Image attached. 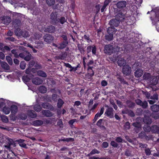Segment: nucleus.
I'll return each mask as SVG.
<instances>
[{"label": "nucleus", "instance_id": "1", "mask_svg": "<svg viewBox=\"0 0 159 159\" xmlns=\"http://www.w3.org/2000/svg\"><path fill=\"white\" fill-rule=\"evenodd\" d=\"M120 50V48L117 46L113 47L111 45H106L104 48V51L105 53L111 55L113 53L117 54Z\"/></svg>", "mask_w": 159, "mask_h": 159}, {"label": "nucleus", "instance_id": "2", "mask_svg": "<svg viewBox=\"0 0 159 159\" xmlns=\"http://www.w3.org/2000/svg\"><path fill=\"white\" fill-rule=\"evenodd\" d=\"M116 30L115 28L111 27H109L107 30V32L108 34H107L105 36L106 39L111 41L112 40L113 38V34L116 32Z\"/></svg>", "mask_w": 159, "mask_h": 159}, {"label": "nucleus", "instance_id": "3", "mask_svg": "<svg viewBox=\"0 0 159 159\" xmlns=\"http://www.w3.org/2000/svg\"><path fill=\"white\" fill-rule=\"evenodd\" d=\"M7 143L5 145V147L9 151H11L12 148L16 147V143L11 139L7 138Z\"/></svg>", "mask_w": 159, "mask_h": 159}, {"label": "nucleus", "instance_id": "4", "mask_svg": "<svg viewBox=\"0 0 159 159\" xmlns=\"http://www.w3.org/2000/svg\"><path fill=\"white\" fill-rule=\"evenodd\" d=\"M151 14L152 16L151 17V18H152V19L154 18H157L158 17L159 15V10L158 9H155L154 10H152L151 12ZM150 13V12L148 11L147 14H148Z\"/></svg>", "mask_w": 159, "mask_h": 159}, {"label": "nucleus", "instance_id": "5", "mask_svg": "<svg viewBox=\"0 0 159 159\" xmlns=\"http://www.w3.org/2000/svg\"><path fill=\"white\" fill-rule=\"evenodd\" d=\"M111 26L110 27L114 28V26L117 27L118 26L120 23L119 20L116 19H113L111 20L109 23Z\"/></svg>", "mask_w": 159, "mask_h": 159}, {"label": "nucleus", "instance_id": "6", "mask_svg": "<svg viewBox=\"0 0 159 159\" xmlns=\"http://www.w3.org/2000/svg\"><path fill=\"white\" fill-rule=\"evenodd\" d=\"M131 68L128 65L125 66L122 70L124 74L126 75H129L131 72Z\"/></svg>", "mask_w": 159, "mask_h": 159}, {"label": "nucleus", "instance_id": "7", "mask_svg": "<svg viewBox=\"0 0 159 159\" xmlns=\"http://www.w3.org/2000/svg\"><path fill=\"white\" fill-rule=\"evenodd\" d=\"M113 109L112 108H109L106 111L105 114L110 118H112L113 116Z\"/></svg>", "mask_w": 159, "mask_h": 159}, {"label": "nucleus", "instance_id": "8", "mask_svg": "<svg viewBox=\"0 0 159 159\" xmlns=\"http://www.w3.org/2000/svg\"><path fill=\"white\" fill-rule=\"evenodd\" d=\"M44 40L47 43L52 42L53 40V37L51 35L47 34L44 37Z\"/></svg>", "mask_w": 159, "mask_h": 159}, {"label": "nucleus", "instance_id": "9", "mask_svg": "<svg viewBox=\"0 0 159 159\" xmlns=\"http://www.w3.org/2000/svg\"><path fill=\"white\" fill-rule=\"evenodd\" d=\"M126 2L125 1H121L118 2L116 6L119 8H123L126 7Z\"/></svg>", "mask_w": 159, "mask_h": 159}, {"label": "nucleus", "instance_id": "10", "mask_svg": "<svg viewBox=\"0 0 159 159\" xmlns=\"http://www.w3.org/2000/svg\"><path fill=\"white\" fill-rule=\"evenodd\" d=\"M32 81L33 84L36 85H39L43 82V80L38 77L33 79Z\"/></svg>", "mask_w": 159, "mask_h": 159}, {"label": "nucleus", "instance_id": "11", "mask_svg": "<svg viewBox=\"0 0 159 159\" xmlns=\"http://www.w3.org/2000/svg\"><path fill=\"white\" fill-rule=\"evenodd\" d=\"M158 79H159V77L158 76L152 77L151 78V83L154 85H156L157 83Z\"/></svg>", "mask_w": 159, "mask_h": 159}, {"label": "nucleus", "instance_id": "12", "mask_svg": "<svg viewBox=\"0 0 159 159\" xmlns=\"http://www.w3.org/2000/svg\"><path fill=\"white\" fill-rule=\"evenodd\" d=\"M10 109L11 113L12 115H15L17 112V107L15 105H12Z\"/></svg>", "mask_w": 159, "mask_h": 159}, {"label": "nucleus", "instance_id": "13", "mask_svg": "<svg viewBox=\"0 0 159 159\" xmlns=\"http://www.w3.org/2000/svg\"><path fill=\"white\" fill-rule=\"evenodd\" d=\"M143 74V70L140 69H137L134 73L135 75L137 77H139L141 76Z\"/></svg>", "mask_w": 159, "mask_h": 159}, {"label": "nucleus", "instance_id": "14", "mask_svg": "<svg viewBox=\"0 0 159 159\" xmlns=\"http://www.w3.org/2000/svg\"><path fill=\"white\" fill-rule=\"evenodd\" d=\"M41 35L35 34H34L33 36H32L30 38V40L32 41H35L36 40L39 39L41 37Z\"/></svg>", "mask_w": 159, "mask_h": 159}, {"label": "nucleus", "instance_id": "15", "mask_svg": "<svg viewBox=\"0 0 159 159\" xmlns=\"http://www.w3.org/2000/svg\"><path fill=\"white\" fill-rule=\"evenodd\" d=\"M16 141L18 143L20 146L21 147L24 148H26V144L24 143L25 140L22 139H18Z\"/></svg>", "mask_w": 159, "mask_h": 159}, {"label": "nucleus", "instance_id": "16", "mask_svg": "<svg viewBox=\"0 0 159 159\" xmlns=\"http://www.w3.org/2000/svg\"><path fill=\"white\" fill-rule=\"evenodd\" d=\"M68 44V42L67 41H65L59 44L58 48L59 49H62L66 47Z\"/></svg>", "mask_w": 159, "mask_h": 159}, {"label": "nucleus", "instance_id": "17", "mask_svg": "<svg viewBox=\"0 0 159 159\" xmlns=\"http://www.w3.org/2000/svg\"><path fill=\"white\" fill-rule=\"evenodd\" d=\"M2 110L5 114L7 115L11 111V109L9 107L5 106L3 108Z\"/></svg>", "mask_w": 159, "mask_h": 159}, {"label": "nucleus", "instance_id": "18", "mask_svg": "<svg viewBox=\"0 0 159 159\" xmlns=\"http://www.w3.org/2000/svg\"><path fill=\"white\" fill-rule=\"evenodd\" d=\"M42 113L44 116L48 117L51 116L52 115V114L49 111H42Z\"/></svg>", "mask_w": 159, "mask_h": 159}, {"label": "nucleus", "instance_id": "19", "mask_svg": "<svg viewBox=\"0 0 159 159\" xmlns=\"http://www.w3.org/2000/svg\"><path fill=\"white\" fill-rule=\"evenodd\" d=\"M55 28L52 26H49L47 28L45 29L44 31L46 32H48L50 33L54 32L55 30Z\"/></svg>", "mask_w": 159, "mask_h": 159}, {"label": "nucleus", "instance_id": "20", "mask_svg": "<svg viewBox=\"0 0 159 159\" xmlns=\"http://www.w3.org/2000/svg\"><path fill=\"white\" fill-rule=\"evenodd\" d=\"M117 63L119 66H121L125 64L126 61L123 59L120 58L118 61Z\"/></svg>", "mask_w": 159, "mask_h": 159}, {"label": "nucleus", "instance_id": "21", "mask_svg": "<svg viewBox=\"0 0 159 159\" xmlns=\"http://www.w3.org/2000/svg\"><path fill=\"white\" fill-rule=\"evenodd\" d=\"M11 19L9 17H5L3 20V22L6 25H8L11 21Z\"/></svg>", "mask_w": 159, "mask_h": 159}, {"label": "nucleus", "instance_id": "22", "mask_svg": "<svg viewBox=\"0 0 159 159\" xmlns=\"http://www.w3.org/2000/svg\"><path fill=\"white\" fill-rule=\"evenodd\" d=\"M152 111L154 112H157L159 111V106L157 105H154L151 107Z\"/></svg>", "mask_w": 159, "mask_h": 159}, {"label": "nucleus", "instance_id": "23", "mask_svg": "<svg viewBox=\"0 0 159 159\" xmlns=\"http://www.w3.org/2000/svg\"><path fill=\"white\" fill-rule=\"evenodd\" d=\"M28 114L32 118H34L37 116L36 114L33 110L29 111L28 112Z\"/></svg>", "mask_w": 159, "mask_h": 159}, {"label": "nucleus", "instance_id": "24", "mask_svg": "<svg viewBox=\"0 0 159 159\" xmlns=\"http://www.w3.org/2000/svg\"><path fill=\"white\" fill-rule=\"evenodd\" d=\"M43 122L40 120H36L33 122V125L35 126H39L42 125Z\"/></svg>", "mask_w": 159, "mask_h": 159}, {"label": "nucleus", "instance_id": "25", "mask_svg": "<svg viewBox=\"0 0 159 159\" xmlns=\"http://www.w3.org/2000/svg\"><path fill=\"white\" fill-rule=\"evenodd\" d=\"M151 130L154 133H159V128L156 125H154L152 127Z\"/></svg>", "mask_w": 159, "mask_h": 159}, {"label": "nucleus", "instance_id": "26", "mask_svg": "<svg viewBox=\"0 0 159 159\" xmlns=\"http://www.w3.org/2000/svg\"><path fill=\"white\" fill-rule=\"evenodd\" d=\"M100 153L99 151L96 149H94L91 152L87 155V156L90 157L92 155L95 154H98Z\"/></svg>", "mask_w": 159, "mask_h": 159}, {"label": "nucleus", "instance_id": "27", "mask_svg": "<svg viewBox=\"0 0 159 159\" xmlns=\"http://www.w3.org/2000/svg\"><path fill=\"white\" fill-rule=\"evenodd\" d=\"M47 4L49 6L53 5L55 3V0H46Z\"/></svg>", "mask_w": 159, "mask_h": 159}, {"label": "nucleus", "instance_id": "28", "mask_svg": "<svg viewBox=\"0 0 159 159\" xmlns=\"http://www.w3.org/2000/svg\"><path fill=\"white\" fill-rule=\"evenodd\" d=\"M38 75L44 77L47 76V75L42 70H39L37 72Z\"/></svg>", "mask_w": 159, "mask_h": 159}, {"label": "nucleus", "instance_id": "29", "mask_svg": "<svg viewBox=\"0 0 159 159\" xmlns=\"http://www.w3.org/2000/svg\"><path fill=\"white\" fill-rule=\"evenodd\" d=\"M15 32L17 36H21V35H22V31L19 28H18L15 31Z\"/></svg>", "mask_w": 159, "mask_h": 159}, {"label": "nucleus", "instance_id": "30", "mask_svg": "<svg viewBox=\"0 0 159 159\" xmlns=\"http://www.w3.org/2000/svg\"><path fill=\"white\" fill-rule=\"evenodd\" d=\"M31 54L28 52H27L26 55L25 56L24 59L26 61H29L31 59Z\"/></svg>", "mask_w": 159, "mask_h": 159}, {"label": "nucleus", "instance_id": "31", "mask_svg": "<svg viewBox=\"0 0 159 159\" xmlns=\"http://www.w3.org/2000/svg\"><path fill=\"white\" fill-rule=\"evenodd\" d=\"M1 66L2 68L5 70H7L9 69V66L8 65L6 62H2L1 63Z\"/></svg>", "mask_w": 159, "mask_h": 159}, {"label": "nucleus", "instance_id": "32", "mask_svg": "<svg viewBox=\"0 0 159 159\" xmlns=\"http://www.w3.org/2000/svg\"><path fill=\"white\" fill-rule=\"evenodd\" d=\"M1 118L3 122L4 123H7L8 122V119L7 116L3 115L1 116Z\"/></svg>", "mask_w": 159, "mask_h": 159}, {"label": "nucleus", "instance_id": "33", "mask_svg": "<svg viewBox=\"0 0 159 159\" xmlns=\"http://www.w3.org/2000/svg\"><path fill=\"white\" fill-rule=\"evenodd\" d=\"M104 108V107H102L100 111V112H98L95 115L98 118L100 117L103 113Z\"/></svg>", "mask_w": 159, "mask_h": 159}, {"label": "nucleus", "instance_id": "34", "mask_svg": "<svg viewBox=\"0 0 159 159\" xmlns=\"http://www.w3.org/2000/svg\"><path fill=\"white\" fill-rule=\"evenodd\" d=\"M143 122L147 124H150L152 122V120L151 119L149 118L145 117L143 120Z\"/></svg>", "mask_w": 159, "mask_h": 159}, {"label": "nucleus", "instance_id": "35", "mask_svg": "<svg viewBox=\"0 0 159 159\" xmlns=\"http://www.w3.org/2000/svg\"><path fill=\"white\" fill-rule=\"evenodd\" d=\"M39 90L41 93H44L46 92L47 89L44 86H41L39 87Z\"/></svg>", "mask_w": 159, "mask_h": 159}, {"label": "nucleus", "instance_id": "36", "mask_svg": "<svg viewBox=\"0 0 159 159\" xmlns=\"http://www.w3.org/2000/svg\"><path fill=\"white\" fill-rule=\"evenodd\" d=\"M143 78L145 80H148L150 79L151 80L150 74L149 73H145L143 75Z\"/></svg>", "mask_w": 159, "mask_h": 159}, {"label": "nucleus", "instance_id": "37", "mask_svg": "<svg viewBox=\"0 0 159 159\" xmlns=\"http://www.w3.org/2000/svg\"><path fill=\"white\" fill-rule=\"evenodd\" d=\"M143 129L145 131L148 132L151 130V128L148 125H146L143 127Z\"/></svg>", "mask_w": 159, "mask_h": 159}, {"label": "nucleus", "instance_id": "38", "mask_svg": "<svg viewBox=\"0 0 159 159\" xmlns=\"http://www.w3.org/2000/svg\"><path fill=\"white\" fill-rule=\"evenodd\" d=\"M21 36L25 38L29 36V32L26 31H22V35H21Z\"/></svg>", "mask_w": 159, "mask_h": 159}, {"label": "nucleus", "instance_id": "39", "mask_svg": "<svg viewBox=\"0 0 159 159\" xmlns=\"http://www.w3.org/2000/svg\"><path fill=\"white\" fill-rule=\"evenodd\" d=\"M63 102L61 99L58 100L57 102V106L58 107L60 108L63 104Z\"/></svg>", "mask_w": 159, "mask_h": 159}, {"label": "nucleus", "instance_id": "40", "mask_svg": "<svg viewBox=\"0 0 159 159\" xmlns=\"http://www.w3.org/2000/svg\"><path fill=\"white\" fill-rule=\"evenodd\" d=\"M34 109L36 111L38 112L41 111V108L39 105H36L34 107Z\"/></svg>", "mask_w": 159, "mask_h": 159}, {"label": "nucleus", "instance_id": "41", "mask_svg": "<svg viewBox=\"0 0 159 159\" xmlns=\"http://www.w3.org/2000/svg\"><path fill=\"white\" fill-rule=\"evenodd\" d=\"M11 53L14 55L15 57H18L19 52L17 50H13L11 51Z\"/></svg>", "mask_w": 159, "mask_h": 159}, {"label": "nucleus", "instance_id": "42", "mask_svg": "<svg viewBox=\"0 0 159 159\" xmlns=\"http://www.w3.org/2000/svg\"><path fill=\"white\" fill-rule=\"evenodd\" d=\"M73 139L71 138H64L63 139H61L59 141H73Z\"/></svg>", "mask_w": 159, "mask_h": 159}, {"label": "nucleus", "instance_id": "43", "mask_svg": "<svg viewBox=\"0 0 159 159\" xmlns=\"http://www.w3.org/2000/svg\"><path fill=\"white\" fill-rule=\"evenodd\" d=\"M22 79L23 81L25 82H28L30 80V78L28 76H23L22 78Z\"/></svg>", "mask_w": 159, "mask_h": 159}, {"label": "nucleus", "instance_id": "44", "mask_svg": "<svg viewBox=\"0 0 159 159\" xmlns=\"http://www.w3.org/2000/svg\"><path fill=\"white\" fill-rule=\"evenodd\" d=\"M6 59L8 63L10 64H11L12 62V61L11 57L9 56H7L6 57Z\"/></svg>", "mask_w": 159, "mask_h": 159}, {"label": "nucleus", "instance_id": "45", "mask_svg": "<svg viewBox=\"0 0 159 159\" xmlns=\"http://www.w3.org/2000/svg\"><path fill=\"white\" fill-rule=\"evenodd\" d=\"M133 125L136 128H138V129H140L141 127V124L139 123H133Z\"/></svg>", "mask_w": 159, "mask_h": 159}, {"label": "nucleus", "instance_id": "46", "mask_svg": "<svg viewBox=\"0 0 159 159\" xmlns=\"http://www.w3.org/2000/svg\"><path fill=\"white\" fill-rule=\"evenodd\" d=\"M26 66V63L24 61H22L20 63V67L21 69H25Z\"/></svg>", "mask_w": 159, "mask_h": 159}, {"label": "nucleus", "instance_id": "47", "mask_svg": "<svg viewBox=\"0 0 159 159\" xmlns=\"http://www.w3.org/2000/svg\"><path fill=\"white\" fill-rule=\"evenodd\" d=\"M150 98L154 100H157L158 99L157 94V93H155L154 94L153 96H151L150 97Z\"/></svg>", "mask_w": 159, "mask_h": 159}, {"label": "nucleus", "instance_id": "48", "mask_svg": "<svg viewBox=\"0 0 159 159\" xmlns=\"http://www.w3.org/2000/svg\"><path fill=\"white\" fill-rule=\"evenodd\" d=\"M25 46L29 47L32 49L33 52L34 53H36L37 52V51L35 50L31 45L29 44H28L25 43Z\"/></svg>", "mask_w": 159, "mask_h": 159}, {"label": "nucleus", "instance_id": "49", "mask_svg": "<svg viewBox=\"0 0 159 159\" xmlns=\"http://www.w3.org/2000/svg\"><path fill=\"white\" fill-rule=\"evenodd\" d=\"M42 107L44 108H51L50 107H49V104L47 103H43L42 104Z\"/></svg>", "mask_w": 159, "mask_h": 159}, {"label": "nucleus", "instance_id": "50", "mask_svg": "<svg viewBox=\"0 0 159 159\" xmlns=\"http://www.w3.org/2000/svg\"><path fill=\"white\" fill-rule=\"evenodd\" d=\"M27 52V51L24 52L23 53H19V56L21 58H24L25 56L26 55Z\"/></svg>", "mask_w": 159, "mask_h": 159}, {"label": "nucleus", "instance_id": "51", "mask_svg": "<svg viewBox=\"0 0 159 159\" xmlns=\"http://www.w3.org/2000/svg\"><path fill=\"white\" fill-rule=\"evenodd\" d=\"M141 106H142L143 108H146L148 106V103L146 101H144L143 102H142V103Z\"/></svg>", "mask_w": 159, "mask_h": 159}, {"label": "nucleus", "instance_id": "52", "mask_svg": "<svg viewBox=\"0 0 159 159\" xmlns=\"http://www.w3.org/2000/svg\"><path fill=\"white\" fill-rule=\"evenodd\" d=\"M111 145L115 147H117L118 146V144L114 141H112L111 143Z\"/></svg>", "mask_w": 159, "mask_h": 159}, {"label": "nucleus", "instance_id": "53", "mask_svg": "<svg viewBox=\"0 0 159 159\" xmlns=\"http://www.w3.org/2000/svg\"><path fill=\"white\" fill-rule=\"evenodd\" d=\"M145 152L147 155H150L151 152L150 150L148 148H146L145 150Z\"/></svg>", "mask_w": 159, "mask_h": 159}, {"label": "nucleus", "instance_id": "54", "mask_svg": "<svg viewBox=\"0 0 159 159\" xmlns=\"http://www.w3.org/2000/svg\"><path fill=\"white\" fill-rule=\"evenodd\" d=\"M125 128L126 129H129L130 128V124L129 122H127L125 125Z\"/></svg>", "mask_w": 159, "mask_h": 159}, {"label": "nucleus", "instance_id": "55", "mask_svg": "<svg viewBox=\"0 0 159 159\" xmlns=\"http://www.w3.org/2000/svg\"><path fill=\"white\" fill-rule=\"evenodd\" d=\"M92 51L93 54L96 55V48L95 46H93Z\"/></svg>", "mask_w": 159, "mask_h": 159}, {"label": "nucleus", "instance_id": "56", "mask_svg": "<svg viewBox=\"0 0 159 159\" xmlns=\"http://www.w3.org/2000/svg\"><path fill=\"white\" fill-rule=\"evenodd\" d=\"M116 141L118 143H121L123 141V139L120 137H118L116 138Z\"/></svg>", "mask_w": 159, "mask_h": 159}, {"label": "nucleus", "instance_id": "57", "mask_svg": "<svg viewBox=\"0 0 159 159\" xmlns=\"http://www.w3.org/2000/svg\"><path fill=\"white\" fill-rule=\"evenodd\" d=\"M108 146V144L107 142H104L102 144V147L104 148H107Z\"/></svg>", "mask_w": 159, "mask_h": 159}, {"label": "nucleus", "instance_id": "58", "mask_svg": "<svg viewBox=\"0 0 159 159\" xmlns=\"http://www.w3.org/2000/svg\"><path fill=\"white\" fill-rule=\"evenodd\" d=\"M136 103L138 105H141L142 103V102L139 99H137L135 100Z\"/></svg>", "mask_w": 159, "mask_h": 159}, {"label": "nucleus", "instance_id": "59", "mask_svg": "<svg viewBox=\"0 0 159 159\" xmlns=\"http://www.w3.org/2000/svg\"><path fill=\"white\" fill-rule=\"evenodd\" d=\"M107 84V82L105 80H102L101 82L102 85L103 86H105Z\"/></svg>", "mask_w": 159, "mask_h": 159}, {"label": "nucleus", "instance_id": "60", "mask_svg": "<svg viewBox=\"0 0 159 159\" xmlns=\"http://www.w3.org/2000/svg\"><path fill=\"white\" fill-rule=\"evenodd\" d=\"M51 18L52 20H54L56 19L57 17L54 13H52L51 15Z\"/></svg>", "mask_w": 159, "mask_h": 159}, {"label": "nucleus", "instance_id": "61", "mask_svg": "<svg viewBox=\"0 0 159 159\" xmlns=\"http://www.w3.org/2000/svg\"><path fill=\"white\" fill-rule=\"evenodd\" d=\"M76 120L73 119L69 121V123L70 125H72L73 124L75 121Z\"/></svg>", "mask_w": 159, "mask_h": 159}, {"label": "nucleus", "instance_id": "62", "mask_svg": "<svg viewBox=\"0 0 159 159\" xmlns=\"http://www.w3.org/2000/svg\"><path fill=\"white\" fill-rule=\"evenodd\" d=\"M66 21V20L65 17H62L60 19V22L62 24H63Z\"/></svg>", "mask_w": 159, "mask_h": 159}, {"label": "nucleus", "instance_id": "63", "mask_svg": "<svg viewBox=\"0 0 159 159\" xmlns=\"http://www.w3.org/2000/svg\"><path fill=\"white\" fill-rule=\"evenodd\" d=\"M144 94H145L146 97L148 98V99L150 98V94L149 92H144Z\"/></svg>", "mask_w": 159, "mask_h": 159}, {"label": "nucleus", "instance_id": "64", "mask_svg": "<svg viewBox=\"0 0 159 159\" xmlns=\"http://www.w3.org/2000/svg\"><path fill=\"white\" fill-rule=\"evenodd\" d=\"M34 63L35 62L34 61H30L29 63V67H31L34 64Z\"/></svg>", "mask_w": 159, "mask_h": 159}]
</instances>
